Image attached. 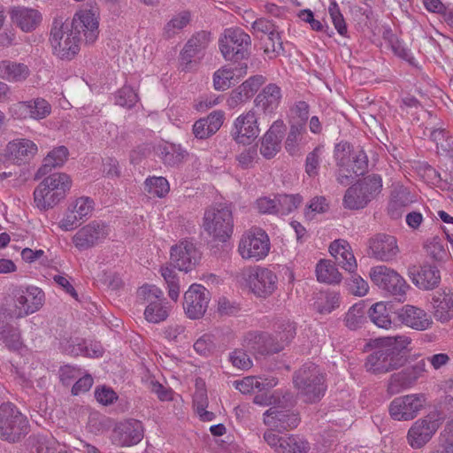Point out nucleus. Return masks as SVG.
I'll list each match as a JSON object with an SVG mask.
<instances>
[{
  "label": "nucleus",
  "mask_w": 453,
  "mask_h": 453,
  "mask_svg": "<svg viewBox=\"0 0 453 453\" xmlns=\"http://www.w3.org/2000/svg\"><path fill=\"white\" fill-rule=\"evenodd\" d=\"M410 342L405 336L377 339L375 347L366 357V371L373 374H381L398 369L405 362L402 350Z\"/></svg>",
  "instance_id": "obj_1"
},
{
  "label": "nucleus",
  "mask_w": 453,
  "mask_h": 453,
  "mask_svg": "<svg viewBox=\"0 0 453 453\" xmlns=\"http://www.w3.org/2000/svg\"><path fill=\"white\" fill-rule=\"evenodd\" d=\"M72 187V180L65 173H54L44 178L34 191V201L40 210H49L60 203Z\"/></svg>",
  "instance_id": "obj_2"
},
{
  "label": "nucleus",
  "mask_w": 453,
  "mask_h": 453,
  "mask_svg": "<svg viewBox=\"0 0 453 453\" xmlns=\"http://www.w3.org/2000/svg\"><path fill=\"white\" fill-rule=\"evenodd\" d=\"M204 232L215 241L225 242L234 232V216L230 205L218 203L204 211L202 225Z\"/></svg>",
  "instance_id": "obj_3"
},
{
  "label": "nucleus",
  "mask_w": 453,
  "mask_h": 453,
  "mask_svg": "<svg viewBox=\"0 0 453 453\" xmlns=\"http://www.w3.org/2000/svg\"><path fill=\"white\" fill-rule=\"evenodd\" d=\"M82 38L61 19H55L50 42L53 54L61 60H72L80 51Z\"/></svg>",
  "instance_id": "obj_4"
},
{
  "label": "nucleus",
  "mask_w": 453,
  "mask_h": 453,
  "mask_svg": "<svg viewBox=\"0 0 453 453\" xmlns=\"http://www.w3.org/2000/svg\"><path fill=\"white\" fill-rule=\"evenodd\" d=\"M29 432V423L19 408L8 402L0 405V439L16 442Z\"/></svg>",
  "instance_id": "obj_5"
},
{
  "label": "nucleus",
  "mask_w": 453,
  "mask_h": 453,
  "mask_svg": "<svg viewBox=\"0 0 453 453\" xmlns=\"http://www.w3.org/2000/svg\"><path fill=\"white\" fill-rule=\"evenodd\" d=\"M294 384L307 403L319 401L325 394V378L318 365L305 364L294 377Z\"/></svg>",
  "instance_id": "obj_6"
},
{
  "label": "nucleus",
  "mask_w": 453,
  "mask_h": 453,
  "mask_svg": "<svg viewBox=\"0 0 453 453\" xmlns=\"http://www.w3.org/2000/svg\"><path fill=\"white\" fill-rule=\"evenodd\" d=\"M285 332L280 341L274 342L271 334L266 332H249L244 335L242 346L248 350L261 355L273 354L281 351L293 340L294 329L289 324L280 327Z\"/></svg>",
  "instance_id": "obj_7"
},
{
  "label": "nucleus",
  "mask_w": 453,
  "mask_h": 453,
  "mask_svg": "<svg viewBox=\"0 0 453 453\" xmlns=\"http://www.w3.org/2000/svg\"><path fill=\"white\" fill-rule=\"evenodd\" d=\"M250 36L240 27L226 28L219 38V49L226 60L240 61L250 57Z\"/></svg>",
  "instance_id": "obj_8"
},
{
  "label": "nucleus",
  "mask_w": 453,
  "mask_h": 453,
  "mask_svg": "<svg viewBox=\"0 0 453 453\" xmlns=\"http://www.w3.org/2000/svg\"><path fill=\"white\" fill-rule=\"evenodd\" d=\"M381 188V177L377 174L369 175L346 190L343 205L349 210L363 209L380 192Z\"/></svg>",
  "instance_id": "obj_9"
},
{
  "label": "nucleus",
  "mask_w": 453,
  "mask_h": 453,
  "mask_svg": "<svg viewBox=\"0 0 453 453\" xmlns=\"http://www.w3.org/2000/svg\"><path fill=\"white\" fill-rule=\"evenodd\" d=\"M99 9L95 2L89 1L78 10L71 21L65 22L76 33L84 37L87 43H93L99 34Z\"/></svg>",
  "instance_id": "obj_10"
},
{
  "label": "nucleus",
  "mask_w": 453,
  "mask_h": 453,
  "mask_svg": "<svg viewBox=\"0 0 453 453\" xmlns=\"http://www.w3.org/2000/svg\"><path fill=\"white\" fill-rule=\"evenodd\" d=\"M301 422L299 412L285 405L279 404L270 407L263 413V423L266 426L265 432L280 434L296 429Z\"/></svg>",
  "instance_id": "obj_11"
},
{
  "label": "nucleus",
  "mask_w": 453,
  "mask_h": 453,
  "mask_svg": "<svg viewBox=\"0 0 453 453\" xmlns=\"http://www.w3.org/2000/svg\"><path fill=\"white\" fill-rule=\"evenodd\" d=\"M270 250V239L266 232L260 227H252L245 232L239 242L238 252L243 259L259 261L264 259Z\"/></svg>",
  "instance_id": "obj_12"
},
{
  "label": "nucleus",
  "mask_w": 453,
  "mask_h": 453,
  "mask_svg": "<svg viewBox=\"0 0 453 453\" xmlns=\"http://www.w3.org/2000/svg\"><path fill=\"white\" fill-rule=\"evenodd\" d=\"M13 315L16 319L25 318L37 311L43 304L44 293L35 286H19L12 292Z\"/></svg>",
  "instance_id": "obj_13"
},
{
  "label": "nucleus",
  "mask_w": 453,
  "mask_h": 453,
  "mask_svg": "<svg viewBox=\"0 0 453 453\" xmlns=\"http://www.w3.org/2000/svg\"><path fill=\"white\" fill-rule=\"evenodd\" d=\"M370 278L376 286L399 300L405 296L409 288L405 280L396 271L386 265L372 267Z\"/></svg>",
  "instance_id": "obj_14"
},
{
  "label": "nucleus",
  "mask_w": 453,
  "mask_h": 453,
  "mask_svg": "<svg viewBox=\"0 0 453 453\" xmlns=\"http://www.w3.org/2000/svg\"><path fill=\"white\" fill-rule=\"evenodd\" d=\"M257 113L251 109L239 115L233 122L230 131L232 139L242 145H250L259 135Z\"/></svg>",
  "instance_id": "obj_15"
},
{
  "label": "nucleus",
  "mask_w": 453,
  "mask_h": 453,
  "mask_svg": "<svg viewBox=\"0 0 453 453\" xmlns=\"http://www.w3.org/2000/svg\"><path fill=\"white\" fill-rule=\"evenodd\" d=\"M425 394H409L395 397L389 405L391 418L397 421H408L415 418L425 407Z\"/></svg>",
  "instance_id": "obj_16"
},
{
  "label": "nucleus",
  "mask_w": 453,
  "mask_h": 453,
  "mask_svg": "<svg viewBox=\"0 0 453 453\" xmlns=\"http://www.w3.org/2000/svg\"><path fill=\"white\" fill-rule=\"evenodd\" d=\"M441 422L434 414L416 420L407 433V441L415 449L423 448L435 434Z\"/></svg>",
  "instance_id": "obj_17"
},
{
  "label": "nucleus",
  "mask_w": 453,
  "mask_h": 453,
  "mask_svg": "<svg viewBox=\"0 0 453 453\" xmlns=\"http://www.w3.org/2000/svg\"><path fill=\"white\" fill-rule=\"evenodd\" d=\"M426 372V359H421L414 365L405 367L398 372L393 373L388 382V393L392 395L412 387Z\"/></svg>",
  "instance_id": "obj_18"
},
{
  "label": "nucleus",
  "mask_w": 453,
  "mask_h": 453,
  "mask_svg": "<svg viewBox=\"0 0 453 453\" xmlns=\"http://www.w3.org/2000/svg\"><path fill=\"white\" fill-rule=\"evenodd\" d=\"M211 300V294L201 284H192L184 294L183 309L188 318H202Z\"/></svg>",
  "instance_id": "obj_19"
},
{
  "label": "nucleus",
  "mask_w": 453,
  "mask_h": 453,
  "mask_svg": "<svg viewBox=\"0 0 453 453\" xmlns=\"http://www.w3.org/2000/svg\"><path fill=\"white\" fill-rule=\"evenodd\" d=\"M110 232V226L94 220L76 232L73 242L79 250H85L104 241Z\"/></svg>",
  "instance_id": "obj_20"
},
{
  "label": "nucleus",
  "mask_w": 453,
  "mask_h": 453,
  "mask_svg": "<svg viewBox=\"0 0 453 453\" xmlns=\"http://www.w3.org/2000/svg\"><path fill=\"white\" fill-rule=\"evenodd\" d=\"M263 439L276 453H307L310 449L309 442L298 434L280 436L264 432Z\"/></svg>",
  "instance_id": "obj_21"
},
{
  "label": "nucleus",
  "mask_w": 453,
  "mask_h": 453,
  "mask_svg": "<svg viewBox=\"0 0 453 453\" xmlns=\"http://www.w3.org/2000/svg\"><path fill=\"white\" fill-rule=\"evenodd\" d=\"M400 250L395 236L378 234L368 241V256L379 261L389 262L396 258Z\"/></svg>",
  "instance_id": "obj_22"
},
{
  "label": "nucleus",
  "mask_w": 453,
  "mask_h": 453,
  "mask_svg": "<svg viewBox=\"0 0 453 453\" xmlns=\"http://www.w3.org/2000/svg\"><path fill=\"white\" fill-rule=\"evenodd\" d=\"M211 41L210 34L201 31L193 35L185 44L180 56V66L181 71L188 72L192 69L196 58L199 59L203 51L207 48Z\"/></svg>",
  "instance_id": "obj_23"
},
{
  "label": "nucleus",
  "mask_w": 453,
  "mask_h": 453,
  "mask_svg": "<svg viewBox=\"0 0 453 453\" xmlns=\"http://www.w3.org/2000/svg\"><path fill=\"white\" fill-rule=\"evenodd\" d=\"M200 257V252L196 245L187 240L180 242L171 249V259L180 271H191Z\"/></svg>",
  "instance_id": "obj_24"
},
{
  "label": "nucleus",
  "mask_w": 453,
  "mask_h": 453,
  "mask_svg": "<svg viewBox=\"0 0 453 453\" xmlns=\"http://www.w3.org/2000/svg\"><path fill=\"white\" fill-rule=\"evenodd\" d=\"M409 277L411 282L422 290L434 289L441 282L440 270L429 264L410 267Z\"/></svg>",
  "instance_id": "obj_25"
},
{
  "label": "nucleus",
  "mask_w": 453,
  "mask_h": 453,
  "mask_svg": "<svg viewBox=\"0 0 453 453\" xmlns=\"http://www.w3.org/2000/svg\"><path fill=\"white\" fill-rule=\"evenodd\" d=\"M277 283L276 274L267 268H257L255 273L250 276V288L258 297L270 296L276 290Z\"/></svg>",
  "instance_id": "obj_26"
},
{
  "label": "nucleus",
  "mask_w": 453,
  "mask_h": 453,
  "mask_svg": "<svg viewBox=\"0 0 453 453\" xmlns=\"http://www.w3.org/2000/svg\"><path fill=\"white\" fill-rule=\"evenodd\" d=\"M284 129L283 120L278 119L265 133L260 141V154L265 158L271 159L280 150Z\"/></svg>",
  "instance_id": "obj_27"
},
{
  "label": "nucleus",
  "mask_w": 453,
  "mask_h": 453,
  "mask_svg": "<svg viewBox=\"0 0 453 453\" xmlns=\"http://www.w3.org/2000/svg\"><path fill=\"white\" fill-rule=\"evenodd\" d=\"M37 145L26 138H18L9 142L5 149L8 157L17 165L28 163L37 154Z\"/></svg>",
  "instance_id": "obj_28"
},
{
  "label": "nucleus",
  "mask_w": 453,
  "mask_h": 453,
  "mask_svg": "<svg viewBox=\"0 0 453 453\" xmlns=\"http://www.w3.org/2000/svg\"><path fill=\"white\" fill-rule=\"evenodd\" d=\"M398 319L406 326L418 331H425L433 324L426 311L413 305H404L398 312Z\"/></svg>",
  "instance_id": "obj_29"
},
{
  "label": "nucleus",
  "mask_w": 453,
  "mask_h": 453,
  "mask_svg": "<svg viewBox=\"0 0 453 453\" xmlns=\"http://www.w3.org/2000/svg\"><path fill=\"white\" fill-rule=\"evenodd\" d=\"M115 441L119 445L133 446L143 438V426L137 419H127L121 422L117 428L115 427Z\"/></svg>",
  "instance_id": "obj_30"
},
{
  "label": "nucleus",
  "mask_w": 453,
  "mask_h": 453,
  "mask_svg": "<svg viewBox=\"0 0 453 453\" xmlns=\"http://www.w3.org/2000/svg\"><path fill=\"white\" fill-rule=\"evenodd\" d=\"M265 81V78L260 74L250 77L238 88L232 90L227 99L228 105L234 108L241 104L245 103L257 92Z\"/></svg>",
  "instance_id": "obj_31"
},
{
  "label": "nucleus",
  "mask_w": 453,
  "mask_h": 453,
  "mask_svg": "<svg viewBox=\"0 0 453 453\" xmlns=\"http://www.w3.org/2000/svg\"><path fill=\"white\" fill-rule=\"evenodd\" d=\"M252 28L257 33H262L267 36L268 40L272 42V47H266L265 54L270 58L280 55L284 51L283 43L279 31L273 21L266 19H257L252 23Z\"/></svg>",
  "instance_id": "obj_32"
},
{
  "label": "nucleus",
  "mask_w": 453,
  "mask_h": 453,
  "mask_svg": "<svg viewBox=\"0 0 453 453\" xmlns=\"http://www.w3.org/2000/svg\"><path fill=\"white\" fill-rule=\"evenodd\" d=\"M248 66L241 64L237 66L225 65L213 74V86L216 90L224 91L247 74Z\"/></svg>",
  "instance_id": "obj_33"
},
{
  "label": "nucleus",
  "mask_w": 453,
  "mask_h": 453,
  "mask_svg": "<svg viewBox=\"0 0 453 453\" xmlns=\"http://www.w3.org/2000/svg\"><path fill=\"white\" fill-rule=\"evenodd\" d=\"M432 306L436 320L446 323L453 319V291L444 288L433 295Z\"/></svg>",
  "instance_id": "obj_34"
},
{
  "label": "nucleus",
  "mask_w": 453,
  "mask_h": 453,
  "mask_svg": "<svg viewBox=\"0 0 453 453\" xmlns=\"http://www.w3.org/2000/svg\"><path fill=\"white\" fill-rule=\"evenodd\" d=\"M329 251L342 269L351 273H355L357 264L347 241L342 239L334 241L329 246Z\"/></svg>",
  "instance_id": "obj_35"
},
{
  "label": "nucleus",
  "mask_w": 453,
  "mask_h": 453,
  "mask_svg": "<svg viewBox=\"0 0 453 453\" xmlns=\"http://www.w3.org/2000/svg\"><path fill=\"white\" fill-rule=\"evenodd\" d=\"M281 98L280 88L274 83H270L258 93L254 102L255 105L265 114H271L277 110Z\"/></svg>",
  "instance_id": "obj_36"
},
{
  "label": "nucleus",
  "mask_w": 453,
  "mask_h": 453,
  "mask_svg": "<svg viewBox=\"0 0 453 453\" xmlns=\"http://www.w3.org/2000/svg\"><path fill=\"white\" fill-rule=\"evenodd\" d=\"M224 113L213 111L206 118L200 119L193 125V134L197 139H206L214 134L222 126Z\"/></svg>",
  "instance_id": "obj_37"
},
{
  "label": "nucleus",
  "mask_w": 453,
  "mask_h": 453,
  "mask_svg": "<svg viewBox=\"0 0 453 453\" xmlns=\"http://www.w3.org/2000/svg\"><path fill=\"white\" fill-rule=\"evenodd\" d=\"M413 197L409 189L403 186L395 187L391 192L388 206V214L393 219L401 217L403 208L413 203Z\"/></svg>",
  "instance_id": "obj_38"
},
{
  "label": "nucleus",
  "mask_w": 453,
  "mask_h": 453,
  "mask_svg": "<svg viewBox=\"0 0 453 453\" xmlns=\"http://www.w3.org/2000/svg\"><path fill=\"white\" fill-rule=\"evenodd\" d=\"M30 75L28 66L11 60L0 61V78L9 82H23Z\"/></svg>",
  "instance_id": "obj_39"
},
{
  "label": "nucleus",
  "mask_w": 453,
  "mask_h": 453,
  "mask_svg": "<svg viewBox=\"0 0 453 453\" xmlns=\"http://www.w3.org/2000/svg\"><path fill=\"white\" fill-rule=\"evenodd\" d=\"M12 19L25 32L33 31L42 21L41 13L26 7H17L12 12Z\"/></svg>",
  "instance_id": "obj_40"
},
{
  "label": "nucleus",
  "mask_w": 453,
  "mask_h": 453,
  "mask_svg": "<svg viewBox=\"0 0 453 453\" xmlns=\"http://www.w3.org/2000/svg\"><path fill=\"white\" fill-rule=\"evenodd\" d=\"M68 156L65 146L55 148L43 158L42 165L35 173V179H40L50 173L54 168L62 166Z\"/></svg>",
  "instance_id": "obj_41"
},
{
  "label": "nucleus",
  "mask_w": 453,
  "mask_h": 453,
  "mask_svg": "<svg viewBox=\"0 0 453 453\" xmlns=\"http://www.w3.org/2000/svg\"><path fill=\"white\" fill-rule=\"evenodd\" d=\"M350 144L346 142L337 143L334 149V158L336 160V165L339 167L337 180L343 185H347L349 183L350 177L349 174L345 173V170L350 162Z\"/></svg>",
  "instance_id": "obj_42"
},
{
  "label": "nucleus",
  "mask_w": 453,
  "mask_h": 453,
  "mask_svg": "<svg viewBox=\"0 0 453 453\" xmlns=\"http://www.w3.org/2000/svg\"><path fill=\"white\" fill-rule=\"evenodd\" d=\"M171 306L165 297L151 301L144 310V319L153 324L165 321L170 313Z\"/></svg>",
  "instance_id": "obj_43"
},
{
  "label": "nucleus",
  "mask_w": 453,
  "mask_h": 453,
  "mask_svg": "<svg viewBox=\"0 0 453 453\" xmlns=\"http://www.w3.org/2000/svg\"><path fill=\"white\" fill-rule=\"evenodd\" d=\"M391 308L383 302L376 303L369 309V318L378 327L388 329L392 325Z\"/></svg>",
  "instance_id": "obj_44"
},
{
  "label": "nucleus",
  "mask_w": 453,
  "mask_h": 453,
  "mask_svg": "<svg viewBox=\"0 0 453 453\" xmlns=\"http://www.w3.org/2000/svg\"><path fill=\"white\" fill-rule=\"evenodd\" d=\"M316 274L319 282L337 284L342 280V275L338 269L328 260H320L317 264Z\"/></svg>",
  "instance_id": "obj_45"
},
{
  "label": "nucleus",
  "mask_w": 453,
  "mask_h": 453,
  "mask_svg": "<svg viewBox=\"0 0 453 453\" xmlns=\"http://www.w3.org/2000/svg\"><path fill=\"white\" fill-rule=\"evenodd\" d=\"M0 341L11 351H19L24 346L21 331L18 323L2 330Z\"/></svg>",
  "instance_id": "obj_46"
},
{
  "label": "nucleus",
  "mask_w": 453,
  "mask_h": 453,
  "mask_svg": "<svg viewBox=\"0 0 453 453\" xmlns=\"http://www.w3.org/2000/svg\"><path fill=\"white\" fill-rule=\"evenodd\" d=\"M306 134V127L303 124H291L285 142V149L290 155L299 151L300 144Z\"/></svg>",
  "instance_id": "obj_47"
},
{
  "label": "nucleus",
  "mask_w": 453,
  "mask_h": 453,
  "mask_svg": "<svg viewBox=\"0 0 453 453\" xmlns=\"http://www.w3.org/2000/svg\"><path fill=\"white\" fill-rule=\"evenodd\" d=\"M303 203V196L299 194L277 195V215H288L296 211Z\"/></svg>",
  "instance_id": "obj_48"
},
{
  "label": "nucleus",
  "mask_w": 453,
  "mask_h": 453,
  "mask_svg": "<svg viewBox=\"0 0 453 453\" xmlns=\"http://www.w3.org/2000/svg\"><path fill=\"white\" fill-rule=\"evenodd\" d=\"M161 276L164 278L168 290L169 297L177 302L180 296V280L175 270L168 265L160 268Z\"/></svg>",
  "instance_id": "obj_49"
},
{
  "label": "nucleus",
  "mask_w": 453,
  "mask_h": 453,
  "mask_svg": "<svg viewBox=\"0 0 453 453\" xmlns=\"http://www.w3.org/2000/svg\"><path fill=\"white\" fill-rule=\"evenodd\" d=\"M190 21V14L182 12L173 17L164 27V35L166 38H172L179 34Z\"/></svg>",
  "instance_id": "obj_50"
},
{
  "label": "nucleus",
  "mask_w": 453,
  "mask_h": 453,
  "mask_svg": "<svg viewBox=\"0 0 453 453\" xmlns=\"http://www.w3.org/2000/svg\"><path fill=\"white\" fill-rule=\"evenodd\" d=\"M425 248L427 254L435 261L442 262L449 257V251L443 241L437 236L427 240Z\"/></svg>",
  "instance_id": "obj_51"
},
{
  "label": "nucleus",
  "mask_w": 453,
  "mask_h": 453,
  "mask_svg": "<svg viewBox=\"0 0 453 453\" xmlns=\"http://www.w3.org/2000/svg\"><path fill=\"white\" fill-rule=\"evenodd\" d=\"M365 311L360 304H355L349 308L344 318L345 326L350 330L360 328L365 322Z\"/></svg>",
  "instance_id": "obj_52"
},
{
  "label": "nucleus",
  "mask_w": 453,
  "mask_h": 453,
  "mask_svg": "<svg viewBox=\"0 0 453 453\" xmlns=\"http://www.w3.org/2000/svg\"><path fill=\"white\" fill-rule=\"evenodd\" d=\"M30 119L40 120L47 118L51 112V105L44 98L37 97L28 100Z\"/></svg>",
  "instance_id": "obj_53"
},
{
  "label": "nucleus",
  "mask_w": 453,
  "mask_h": 453,
  "mask_svg": "<svg viewBox=\"0 0 453 453\" xmlns=\"http://www.w3.org/2000/svg\"><path fill=\"white\" fill-rule=\"evenodd\" d=\"M352 160L349 163L345 170V173L349 174V179L353 178L352 174L355 176H360L365 174L368 166L367 156L363 150L357 151L355 155L351 157Z\"/></svg>",
  "instance_id": "obj_54"
},
{
  "label": "nucleus",
  "mask_w": 453,
  "mask_h": 453,
  "mask_svg": "<svg viewBox=\"0 0 453 453\" xmlns=\"http://www.w3.org/2000/svg\"><path fill=\"white\" fill-rule=\"evenodd\" d=\"M144 184L145 190L157 197L165 196L170 190V185L164 177H149L146 179Z\"/></svg>",
  "instance_id": "obj_55"
},
{
  "label": "nucleus",
  "mask_w": 453,
  "mask_h": 453,
  "mask_svg": "<svg viewBox=\"0 0 453 453\" xmlns=\"http://www.w3.org/2000/svg\"><path fill=\"white\" fill-rule=\"evenodd\" d=\"M69 206L71 210L78 215L80 219L85 220L90 217L95 207V203L93 199L88 196H81L70 203Z\"/></svg>",
  "instance_id": "obj_56"
},
{
  "label": "nucleus",
  "mask_w": 453,
  "mask_h": 453,
  "mask_svg": "<svg viewBox=\"0 0 453 453\" xmlns=\"http://www.w3.org/2000/svg\"><path fill=\"white\" fill-rule=\"evenodd\" d=\"M328 12L332 19V23L338 34L346 37L348 34L347 24L340 11V7L335 1H332L328 7Z\"/></svg>",
  "instance_id": "obj_57"
},
{
  "label": "nucleus",
  "mask_w": 453,
  "mask_h": 453,
  "mask_svg": "<svg viewBox=\"0 0 453 453\" xmlns=\"http://www.w3.org/2000/svg\"><path fill=\"white\" fill-rule=\"evenodd\" d=\"M258 160L259 157L256 146L246 148L236 156V161L242 169L253 168L258 163Z\"/></svg>",
  "instance_id": "obj_58"
},
{
  "label": "nucleus",
  "mask_w": 453,
  "mask_h": 453,
  "mask_svg": "<svg viewBox=\"0 0 453 453\" xmlns=\"http://www.w3.org/2000/svg\"><path fill=\"white\" fill-rule=\"evenodd\" d=\"M322 153L323 148L318 146L306 156L305 172L310 177L318 175Z\"/></svg>",
  "instance_id": "obj_59"
},
{
  "label": "nucleus",
  "mask_w": 453,
  "mask_h": 453,
  "mask_svg": "<svg viewBox=\"0 0 453 453\" xmlns=\"http://www.w3.org/2000/svg\"><path fill=\"white\" fill-rule=\"evenodd\" d=\"M138 101V96L135 90L130 86H124L118 91L115 96V104L123 107L131 108Z\"/></svg>",
  "instance_id": "obj_60"
},
{
  "label": "nucleus",
  "mask_w": 453,
  "mask_h": 453,
  "mask_svg": "<svg viewBox=\"0 0 453 453\" xmlns=\"http://www.w3.org/2000/svg\"><path fill=\"white\" fill-rule=\"evenodd\" d=\"M328 210V203L324 196L313 197L304 210L307 219H312L318 213H324Z\"/></svg>",
  "instance_id": "obj_61"
},
{
  "label": "nucleus",
  "mask_w": 453,
  "mask_h": 453,
  "mask_svg": "<svg viewBox=\"0 0 453 453\" xmlns=\"http://www.w3.org/2000/svg\"><path fill=\"white\" fill-rule=\"evenodd\" d=\"M215 349L213 337L211 334H203L194 343V349L201 356H210Z\"/></svg>",
  "instance_id": "obj_62"
},
{
  "label": "nucleus",
  "mask_w": 453,
  "mask_h": 453,
  "mask_svg": "<svg viewBox=\"0 0 453 453\" xmlns=\"http://www.w3.org/2000/svg\"><path fill=\"white\" fill-rule=\"evenodd\" d=\"M137 296L140 299H142L148 303L157 299L164 297L163 291L155 285L144 284L137 290Z\"/></svg>",
  "instance_id": "obj_63"
},
{
  "label": "nucleus",
  "mask_w": 453,
  "mask_h": 453,
  "mask_svg": "<svg viewBox=\"0 0 453 453\" xmlns=\"http://www.w3.org/2000/svg\"><path fill=\"white\" fill-rule=\"evenodd\" d=\"M229 360L234 367L242 370H247L252 366L251 359L242 349H234L231 352Z\"/></svg>",
  "instance_id": "obj_64"
}]
</instances>
